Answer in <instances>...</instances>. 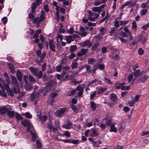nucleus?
Masks as SVG:
<instances>
[{
	"label": "nucleus",
	"mask_w": 149,
	"mask_h": 149,
	"mask_svg": "<svg viewBox=\"0 0 149 149\" xmlns=\"http://www.w3.org/2000/svg\"><path fill=\"white\" fill-rule=\"evenodd\" d=\"M88 18L90 20L92 21H94L99 16V14H97L96 13L93 12L92 13L91 11H88Z\"/></svg>",
	"instance_id": "f257e3e1"
},
{
	"label": "nucleus",
	"mask_w": 149,
	"mask_h": 149,
	"mask_svg": "<svg viewBox=\"0 0 149 149\" xmlns=\"http://www.w3.org/2000/svg\"><path fill=\"white\" fill-rule=\"evenodd\" d=\"M1 85L3 88L4 93H6L5 91L6 89L8 95L11 96H14L13 92L10 90V88L7 84H4L3 86L1 84Z\"/></svg>",
	"instance_id": "f03ea898"
},
{
	"label": "nucleus",
	"mask_w": 149,
	"mask_h": 149,
	"mask_svg": "<svg viewBox=\"0 0 149 149\" xmlns=\"http://www.w3.org/2000/svg\"><path fill=\"white\" fill-rule=\"evenodd\" d=\"M22 123L24 126L26 127H27V131L28 132H29L30 130L32 129V125H31L30 122L26 120L22 121Z\"/></svg>",
	"instance_id": "7ed1b4c3"
},
{
	"label": "nucleus",
	"mask_w": 149,
	"mask_h": 149,
	"mask_svg": "<svg viewBox=\"0 0 149 149\" xmlns=\"http://www.w3.org/2000/svg\"><path fill=\"white\" fill-rule=\"evenodd\" d=\"M105 5L103 4L100 6L98 7H93L92 10L93 12H98V14H99L102 10V9L104 8L105 7Z\"/></svg>",
	"instance_id": "20e7f679"
},
{
	"label": "nucleus",
	"mask_w": 149,
	"mask_h": 149,
	"mask_svg": "<svg viewBox=\"0 0 149 149\" xmlns=\"http://www.w3.org/2000/svg\"><path fill=\"white\" fill-rule=\"evenodd\" d=\"M92 44L93 43L91 42L89 40H87L81 42L80 45L83 47H87L89 48L91 46Z\"/></svg>",
	"instance_id": "39448f33"
},
{
	"label": "nucleus",
	"mask_w": 149,
	"mask_h": 149,
	"mask_svg": "<svg viewBox=\"0 0 149 149\" xmlns=\"http://www.w3.org/2000/svg\"><path fill=\"white\" fill-rule=\"evenodd\" d=\"M77 35L74 34L73 36H66V39L67 42L68 43H70L72 41H74V38L77 37Z\"/></svg>",
	"instance_id": "423d86ee"
},
{
	"label": "nucleus",
	"mask_w": 149,
	"mask_h": 149,
	"mask_svg": "<svg viewBox=\"0 0 149 149\" xmlns=\"http://www.w3.org/2000/svg\"><path fill=\"white\" fill-rule=\"evenodd\" d=\"M11 84L14 86H15L18 87L19 83L16 77L15 76H11Z\"/></svg>",
	"instance_id": "0eeeda50"
},
{
	"label": "nucleus",
	"mask_w": 149,
	"mask_h": 149,
	"mask_svg": "<svg viewBox=\"0 0 149 149\" xmlns=\"http://www.w3.org/2000/svg\"><path fill=\"white\" fill-rule=\"evenodd\" d=\"M49 44L50 48L51 50L53 52H55V44L54 43L53 40H51L49 42Z\"/></svg>",
	"instance_id": "6e6552de"
},
{
	"label": "nucleus",
	"mask_w": 149,
	"mask_h": 149,
	"mask_svg": "<svg viewBox=\"0 0 149 149\" xmlns=\"http://www.w3.org/2000/svg\"><path fill=\"white\" fill-rule=\"evenodd\" d=\"M66 110V109L64 108L61 109L59 110H58L55 113L56 116L60 117L63 115V113Z\"/></svg>",
	"instance_id": "1a4fd4ad"
},
{
	"label": "nucleus",
	"mask_w": 149,
	"mask_h": 149,
	"mask_svg": "<svg viewBox=\"0 0 149 149\" xmlns=\"http://www.w3.org/2000/svg\"><path fill=\"white\" fill-rule=\"evenodd\" d=\"M8 106H3L1 107L0 108V114H3L5 113L8 110V109H11V108L10 107H9L8 108Z\"/></svg>",
	"instance_id": "9d476101"
},
{
	"label": "nucleus",
	"mask_w": 149,
	"mask_h": 149,
	"mask_svg": "<svg viewBox=\"0 0 149 149\" xmlns=\"http://www.w3.org/2000/svg\"><path fill=\"white\" fill-rule=\"evenodd\" d=\"M88 50L87 49H82L80 52L77 53V56H81L85 55L87 52Z\"/></svg>",
	"instance_id": "9b49d317"
},
{
	"label": "nucleus",
	"mask_w": 149,
	"mask_h": 149,
	"mask_svg": "<svg viewBox=\"0 0 149 149\" xmlns=\"http://www.w3.org/2000/svg\"><path fill=\"white\" fill-rule=\"evenodd\" d=\"M41 91H40V93L38 92L37 93H32L31 95V100H33L36 98L39 97V94Z\"/></svg>",
	"instance_id": "f8f14e48"
},
{
	"label": "nucleus",
	"mask_w": 149,
	"mask_h": 149,
	"mask_svg": "<svg viewBox=\"0 0 149 149\" xmlns=\"http://www.w3.org/2000/svg\"><path fill=\"white\" fill-rule=\"evenodd\" d=\"M125 127V122L123 121H121L119 123L118 130L119 131H122Z\"/></svg>",
	"instance_id": "ddd939ff"
},
{
	"label": "nucleus",
	"mask_w": 149,
	"mask_h": 149,
	"mask_svg": "<svg viewBox=\"0 0 149 149\" xmlns=\"http://www.w3.org/2000/svg\"><path fill=\"white\" fill-rule=\"evenodd\" d=\"M24 87L26 90L29 91L31 90L33 88V87L31 84L29 83H25Z\"/></svg>",
	"instance_id": "4468645a"
},
{
	"label": "nucleus",
	"mask_w": 149,
	"mask_h": 149,
	"mask_svg": "<svg viewBox=\"0 0 149 149\" xmlns=\"http://www.w3.org/2000/svg\"><path fill=\"white\" fill-rule=\"evenodd\" d=\"M17 77L18 81L21 84L22 77V74L19 70H18L17 71Z\"/></svg>",
	"instance_id": "2eb2a0df"
},
{
	"label": "nucleus",
	"mask_w": 149,
	"mask_h": 149,
	"mask_svg": "<svg viewBox=\"0 0 149 149\" xmlns=\"http://www.w3.org/2000/svg\"><path fill=\"white\" fill-rule=\"evenodd\" d=\"M136 0H135L134 1H130L126 2L125 3L127 6L130 5V7H133L135 5V4L136 3Z\"/></svg>",
	"instance_id": "dca6fc26"
},
{
	"label": "nucleus",
	"mask_w": 149,
	"mask_h": 149,
	"mask_svg": "<svg viewBox=\"0 0 149 149\" xmlns=\"http://www.w3.org/2000/svg\"><path fill=\"white\" fill-rule=\"evenodd\" d=\"M116 124V123H113L112 125L110 126V128L109 131L110 132L116 133L117 132V128L114 126Z\"/></svg>",
	"instance_id": "f3484780"
},
{
	"label": "nucleus",
	"mask_w": 149,
	"mask_h": 149,
	"mask_svg": "<svg viewBox=\"0 0 149 149\" xmlns=\"http://www.w3.org/2000/svg\"><path fill=\"white\" fill-rule=\"evenodd\" d=\"M77 91H79L78 93V94L79 97H81L83 94V89L81 87L79 86H77L76 88Z\"/></svg>",
	"instance_id": "a211bd4d"
},
{
	"label": "nucleus",
	"mask_w": 149,
	"mask_h": 149,
	"mask_svg": "<svg viewBox=\"0 0 149 149\" xmlns=\"http://www.w3.org/2000/svg\"><path fill=\"white\" fill-rule=\"evenodd\" d=\"M38 118L43 124L46 121L47 119V117L45 115H40L38 116Z\"/></svg>",
	"instance_id": "6ab92c4d"
},
{
	"label": "nucleus",
	"mask_w": 149,
	"mask_h": 149,
	"mask_svg": "<svg viewBox=\"0 0 149 149\" xmlns=\"http://www.w3.org/2000/svg\"><path fill=\"white\" fill-rule=\"evenodd\" d=\"M100 45L99 42H97L95 43L92 46L91 49L93 51L98 50V47Z\"/></svg>",
	"instance_id": "aec40b11"
},
{
	"label": "nucleus",
	"mask_w": 149,
	"mask_h": 149,
	"mask_svg": "<svg viewBox=\"0 0 149 149\" xmlns=\"http://www.w3.org/2000/svg\"><path fill=\"white\" fill-rule=\"evenodd\" d=\"M71 122L69 121H68L66 124H63L62 125V127L67 129H70L71 126L72 125Z\"/></svg>",
	"instance_id": "412c9836"
},
{
	"label": "nucleus",
	"mask_w": 149,
	"mask_h": 149,
	"mask_svg": "<svg viewBox=\"0 0 149 149\" xmlns=\"http://www.w3.org/2000/svg\"><path fill=\"white\" fill-rule=\"evenodd\" d=\"M30 70L31 72L35 76H36L37 73L38 71V68H35L31 66L30 67Z\"/></svg>",
	"instance_id": "4be33fe9"
},
{
	"label": "nucleus",
	"mask_w": 149,
	"mask_h": 149,
	"mask_svg": "<svg viewBox=\"0 0 149 149\" xmlns=\"http://www.w3.org/2000/svg\"><path fill=\"white\" fill-rule=\"evenodd\" d=\"M41 22H41L40 19L39 17L35 18L32 20V23H36L38 26L39 25Z\"/></svg>",
	"instance_id": "5701e85b"
},
{
	"label": "nucleus",
	"mask_w": 149,
	"mask_h": 149,
	"mask_svg": "<svg viewBox=\"0 0 149 149\" xmlns=\"http://www.w3.org/2000/svg\"><path fill=\"white\" fill-rule=\"evenodd\" d=\"M6 97V93L4 92V89L2 86L0 84V95Z\"/></svg>",
	"instance_id": "b1692460"
},
{
	"label": "nucleus",
	"mask_w": 149,
	"mask_h": 149,
	"mask_svg": "<svg viewBox=\"0 0 149 149\" xmlns=\"http://www.w3.org/2000/svg\"><path fill=\"white\" fill-rule=\"evenodd\" d=\"M32 129H33V128L31 129V130H30V134L32 135V140L34 141L36 139V136L35 132Z\"/></svg>",
	"instance_id": "393cba45"
},
{
	"label": "nucleus",
	"mask_w": 149,
	"mask_h": 149,
	"mask_svg": "<svg viewBox=\"0 0 149 149\" xmlns=\"http://www.w3.org/2000/svg\"><path fill=\"white\" fill-rule=\"evenodd\" d=\"M46 53L45 52H44L41 55H40L39 56H38V58H39L40 61L42 63L43 62V60L45 58L46 56Z\"/></svg>",
	"instance_id": "a878e982"
},
{
	"label": "nucleus",
	"mask_w": 149,
	"mask_h": 149,
	"mask_svg": "<svg viewBox=\"0 0 149 149\" xmlns=\"http://www.w3.org/2000/svg\"><path fill=\"white\" fill-rule=\"evenodd\" d=\"M104 120H105V122L106 124L108 126H110L112 125V124L113 122H112L111 120L108 118H105L104 119Z\"/></svg>",
	"instance_id": "bb28decb"
},
{
	"label": "nucleus",
	"mask_w": 149,
	"mask_h": 149,
	"mask_svg": "<svg viewBox=\"0 0 149 149\" xmlns=\"http://www.w3.org/2000/svg\"><path fill=\"white\" fill-rule=\"evenodd\" d=\"M138 38V39L141 42L142 44L145 43L146 40V38L143 36H139Z\"/></svg>",
	"instance_id": "cd10ccee"
},
{
	"label": "nucleus",
	"mask_w": 149,
	"mask_h": 149,
	"mask_svg": "<svg viewBox=\"0 0 149 149\" xmlns=\"http://www.w3.org/2000/svg\"><path fill=\"white\" fill-rule=\"evenodd\" d=\"M8 65L10 71L13 74L15 73V70L13 65L12 64H8Z\"/></svg>",
	"instance_id": "c85d7f7f"
},
{
	"label": "nucleus",
	"mask_w": 149,
	"mask_h": 149,
	"mask_svg": "<svg viewBox=\"0 0 149 149\" xmlns=\"http://www.w3.org/2000/svg\"><path fill=\"white\" fill-rule=\"evenodd\" d=\"M38 6L37 5H36V4H35L34 3H33L32 4L31 6V11L32 13H35V9L36 8V7Z\"/></svg>",
	"instance_id": "c756f323"
},
{
	"label": "nucleus",
	"mask_w": 149,
	"mask_h": 149,
	"mask_svg": "<svg viewBox=\"0 0 149 149\" xmlns=\"http://www.w3.org/2000/svg\"><path fill=\"white\" fill-rule=\"evenodd\" d=\"M110 99L113 101H115L116 99V95L114 93H111L110 95Z\"/></svg>",
	"instance_id": "7c9ffc66"
},
{
	"label": "nucleus",
	"mask_w": 149,
	"mask_h": 149,
	"mask_svg": "<svg viewBox=\"0 0 149 149\" xmlns=\"http://www.w3.org/2000/svg\"><path fill=\"white\" fill-rule=\"evenodd\" d=\"M7 114L9 116L11 117H13L15 115L14 111H7Z\"/></svg>",
	"instance_id": "2f4dec72"
},
{
	"label": "nucleus",
	"mask_w": 149,
	"mask_h": 149,
	"mask_svg": "<svg viewBox=\"0 0 149 149\" xmlns=\"http://www.w3.org/2000/svg\"><path fill=\"white\" fill-rule=\"evenodd\" d=\"M84 67H86V71L88 73H90L92 72L90 66L86 65H84Z\"/></svg>",
	"instance_id": "473e14b6"
},
{
	"label": "nucleus",
	"mask_w": 149,
	"mask_h": 149,
	"mask_svg": "<svg viewBox=\"0 0 149 149\" xmlns=\"http://www.w3.org/2000/svg\"><path fill=\"white\" fill-rule=\"evenodd\" d=\"M95 61V60L93 58H90L88 59V63L93 64Z\"/></svg>",
	"instance_id": "72a5a7b5"
},
{
	"label": "nucleus",
	"mask_w": 149,
	"mask_h": 149,
	"mask_svg": "<svg viewBox=\"0 0 149 149\" xmlns=\"http://www.w3.org/2000/svg\"><path fill=\"white\" fill-rule=\"evenodd\" d=\"M91 106L92 110L93 111H95L96 108V106L94 102H91Z\"/></svg>",
	"instance_id": "f704fd0d"
},
{
	"label": "nucleus",
	"mask_w": 149,
	"mask_h": 149,
	"mask_svg": "<svg viewBox=\"0 0 149 149\" xmlns=\"http://www.w3.org/2000/svg\"><path fill=\"white\" fill-rule=\"evenodd\" d=\"M72 75H70L69 74H67L65 75V77L63 79L64 81H66L67 80H70L72 78Z\"/></svg>",
	"instance_id": "c9c22d12"
},
{
	"label": "nucleus",
	"mask_w": 149,
	"mask_h": 149,
	"mask_svg": "<svg viewBox=\"0 0 149 149\" xmlns=\"http://www.w3.org/2000/svg\"><path fill=\"white\" fill-rule=\"evenodd\" d=\"M129 22V20H126L121 21L120 22V25H124L127 24Z\"/></svg>",
	"instance_id": "e433bc0d"
},
{
	"label": "nucleus",
	"mask_w": 149,
	"mask_h": 149,
	"mask_svg": "<svg viewBox=\"0 0 149 149\" xmlns=\"http://www.w3.org/2000/svg\"><path fill=\"white\" fill-rule=\"evenodd\" d=\"M77 48V47L76 45H71L70 47V52L72 53L76 50Z\"/></svg>",
	"instance_id": "4c0bfd02"
},
{
	"label": "nucleus",
	"mask_w": 149,
	"mask_h": 149,
	"mask_svg": "<svg viewBox=\"0 0 149 149\" xmlns=\"http://www.w3.org/2000/svg\"><path fill=\"white\" fill-rule=\"evenodd\" d=\"M67 61V58L66 57L63 58L60 61V63L61 64L65 63Z\"/></svg>",
	"instance_id": "58836bf2"
},
{
	"label": "nucleus",
	"mask_w": 149,
	"mask_h": 149,
	"mask_svg": "<svg viewBox=\"0 0 149 149\" xmlns=\"http://www.w3.org/2000/svg\"><path fill=\"white\" fill-rule=\"evenodd\" d=\"M106 88H102L99 89L97 92L98 94H100L103 93L106 90Z\"/></svg>",
	"instance_id": "ea45409f"
},
{
	"label": "nucleus",
	"mask_w": 149,
	"mask_h": 149,
	"mask_svg": "<svg viewBox=\"0 0 149 149\" xmlns=\"http://www.w3.org/2000/svg\"><path fill=\"white\" fill-rule=\"evenodd\" d=\"M62 35H61L60 34H58L57 35V37H56L57 41L58 42H59V40H60V41H61L62 40Z\"/></svg>",
	"instance_id": "a19ab883"
},
{
	"label": "nucleus",
	"mask_w": 149,
	"mask_h": 149,
	"mask_svg": "<svg viewBox=\"0 0 149 149\" xmlns=\"http://www.w3.org/2000/svg\"><path fill=\"white\" fill-rule=\"evenodd\" d=\"M54 98H49L47 101V103L51 105H52L53 103L54 102Z\"/></svg>",
	"instance_id": "79ce46f5"
},
{
	"label": "nucleus",
	"mask_w": 149,
	"mask_h": 149,
	"mask_svg": "<svg viewBox=\"0 0 149 149\" xmlns=\"http://www.w3.org/2000/svg\"><path fill=\"white\" fill-rule=\"evenodd\" d=\"M78 64L76 62H72L71 65V67L72 69H73L77 67Z\"/></svg>",
	"instance_id": "37998d69"
},
{
	"label": "nucleus",
	"mask_w": 149,
	"mask_h": 149,
	"mask_svg": "<svg viewBox=\"0 0 149 149\" xmlns=\"http://www.w3.org/2000/svg\"><path fill=\"white\" fill-rule=\"evenodd\" d=\"M148 78V77L147 76L144 75L141 78L140 81L142 82H144L147 80Z\"/></svg>",
	"instance_id": "c03bdc74"
},
{
	"label": "nucleus",
	"mask_w": 149,
	"mask_h": 149,
	"mask_svg": "<svg viewBox=\"0 0 149 149\" xmlns=\"http://www.w3.org/2000/svg\"><path fill=\"white\" fill-rule=\"evenodd\" d=\"M71 107L74 112L75 113L77 112L78 110V109L77 108L75 105L72 104L71 105Z\"/></svg>",
	"instance_id": "a18cd8bd"
},
{
	"label": "nucleus",
	"mask_w": 149,
	"mask_h": 149,
	"mask_svg": "<svg viewBox=\"0 0 149 149\" xmlns=\"http://www.w3.org/2000/svg\"><path fill=\"white\" fill-rule=\"evenodd\" d=\"M62 68V66L61 65H59L57 66L56 67V71L58 72H60L61 71Z\"/></svg>",
	"instance_id": "49530a36"
},
{
	"label": "nucleus",
	"mask_w": 149,
	"mask_h": 149,
	"mask_svg": "<svg viewBox=\"0 0 149 149\" xmlns=\"http://www.w3.org/2000/svg\"><path fill=\"white\" fill-rule=\"evenodd\" d=\"M104 81L110 84H112V82L111 81L109 78L107 77H104Z\"/></svg>",
	"instance_id": "de8ad7c7"
},
{
	"label": "nucleus",
	"mask_w": 149,
	"mask_h": 149,
	"mask_svg": "<svg viewBox=\"0 0 149 149\" xmlns=\"http://www.w3.org/2000/svg\"><path fill=\"white\" fill-rule=\"evenodd\" d=\"M132 28L136 30L137 29L136 23L135 21H133L132 23Z\"/></svg>",
	"instance_id": "09e8293b"
},
{
	"label": "nucleus",
	"mask_w": 149,
	"mask_h": 149,
	"mask_svg": "<svg viewBox=\"0 0 149 149\" xmlns=\"http://www.w3.org/2000/svg\"><path fill=\"white\" fill-rule=\"evenodd\" d=\"M92 134H91V136L93 137L97 136V134L96 132V130L94 129H92Z\"/></svg>",
	"instance_id": "8fccbe9b"
},
{
	"label": "nucleus",
	"mask_w": 149,
	"mask_h": 149,
	"mask_svg": "<svg viewBox=\"0 0 149 149\" xmlns=\"http://www.w3.org/2000/svg\"><path fill=\"white\" fill-rule=\"evenodd\" d=\"M29 80L30 82H35L36 81V80L31 75L29 76Z\"/></svg>",
	"instance_id": "3c124183"
},
{
	"label": "nucleus",
	"mask_w": 149,
	"mask_h": 149,
	"mask_svg": "<svg viewBox=\"0 0 149 149\" xmlns=\"http://www.w3.org/2000/svg\"><path fill=\"white\" fill-rule=\"evenodd\" d=\"M36 147L38 148H41L42 146V145L39 141H36Z\"/></svg>",
	"instance_id": "603ef678"
},
{
	"label": "nucleus",
	"mask_w": 149,
	"mask_h": 149,
	"mask_svg": "<svg viewBox=\"0 0 149 149\" xmlns=\"http://www.w3.org/2000/svg\"><path fill=\"white\" fill-rule=\"evenodd\" d=\"M140 71L139 70H136L134 73V76L136 77L138 76L140 74Z\"/></svg>",
	"instance_id": "864d4df0"
},
{
	"label": "nucleus",
	"mask_w": 149,
	"mask_h": 149,
	"mask_svg": "<svg viewBox=\"0 0 149 149\" xmlns=\"http://www.w3.org/2000/svg\"><path fill=\"white\" fill-rule=\"evenodd\" d=\"M36 75H37L38 78H40L42 76V73L41 71H38V72L37 73Z\"/></svg>",
	"instance_id": "5fc2aeb1"
},
{
	"label": "nucleus",
	"mask_w": 149,
	"mask_h": 149,
	"mask_svg": "<svg viewBox=\"0 0 149 149\" xmlns=\"http://www.w3.org/2000/svg\"><path fill=\"white\" fill-rule=\"evenodd\" d=\"M119 26V22L117 20V19L116 18L114 21L115 27L116 28H118Z\"/></svg>",
	"instance_id": "6e6d98bb"
},
{
	"label": "nucleus",
	"mask_w": 149,
	"mask_h": 149,
	"mask_svg": "<svg viewBox=\"0 0 149 149\" xmlns=\"http://www.w3.org/2000/svg\"><path fill=\"white\" fill-rule=\"evenodd\" d=\"M61 26L59 29V33H64L65 32V30L64 29L62 28L63 25L62 24H61Z\"/></svg>",
	"instance_id": "4d7b16f0"
},
{
	"label": "nucleus",
	"mask_w": 149,
	"mask_h": 149,
	"mask_svg": "<svg viewBox=\"0 0 149 149\" xmlns=\"http://www.w3.org/2000/svg\"><path fill=\"white\" fill-rule=\"evenodd\" d=\"M107 31V29L106 28L102 27L101 28L100 30V31L101 33L102 34H104Z\"/></svg>",
	"instance_id": "13d9d810"
},
{
	"label": "nucleus",
	"mask_w": 149,
	"mask_h": 149,
	"mask_svg": "<svg viewBox=\"0 0 149 149\" xmlns=\"http://www.w3.org/2000/svg\"><path fill=\"white\" fill-rule=\"evenodd\" d=\"M35 15L33 14V13H30L28 15V17L30 19H34Z\"/></svg>",
	"instance_id": "bf43d9fd"
},
{
	"label": "nucleus",
	"mask_w": 149,
	"mask_h": 149,
	"mask_svg": "<svg viewBox=\"0 0 149 149\" xmlns=\"http://www.w3.org/2000/svg\"><path fill=\"white\" fill-rule=\"evenodd\" d=\"M23 79L25 83H28V77L27 75H24L23 76Z\"/></svg>",
	"instance_id": "052dcab7"
},
{
	"label": "nucleus",
	"mask_w": 149,
	"mask_h": 149,
	"mask_svg": "<svg viewBox=\"0 0 149 149\" xmlns=\"http://www.w3.org/2000/svg\"><path fill=\"white\" fill-rule=\"evenodd\" d=\"M135 102L134 100H132V101H129L128 104L130 107H132L134 105Z\"/></svg>",
	"instance_id": "680f3d73"
},
{
	"label": "nucleus",
	"mask_w": 149,
	"mask_h": 149,
	"mask_svg": "<svg viewBox=\"0 0 149 149\" xmlns=\"http://www.w3.org/2000/svg\"><path fill=\"white\" fill-rule=\"evenodd\" d=\"M147 10L142 9L141 11L140 12V14L141 15H145L147 12Z\"/></svg>",
	"instance_id": "e2e57ef3"
},
{
	"label": "nucleus",
	"mask_w": 149,
	"mask_h": 149,
	"mask_svg": "<svg viewBox=\"0 0 149 149\" xmlns=\"http://www.w3.org/2000/svg\"><path fill=\"white\" fill-rule=\"evenodd\" d=\"M25 116L28 118H31L32 117V115L29 112L26 113L25 114Z\"/></svg>",
	"instance_id": "0e129e2a"
},
{
	"label": "nucleus",
	"mask_w": 149,
	"mask_h": 149,
	"mask_svg": "<svg viewBox=\"0 0 149 149\" xmlns=\"http://www.w3.org/2000/svg\"><path fill=\"white\" fill-rule=\"evenodd\" d=\"M76 56V54L74 53H71L69 56V58L71 59H73Z\"/></svg>",
	"instance_id": "69168bd1"
},
{
	"label": "nucleus",
	"mask_w": 149,
	"mask_h": 149,
	"mask_svg": "<svg viewBox=\"0 0 149 149\" xmlns=\"http://www.w3.org/2000/svg\"><path fill=\"white\" fill-rule=\"evenodd\" d=\"M142 27L144 30H146L149 27V22L147 24L143 25Z\"/></svg>",
	"instance_id": "338daca9"
},
{
	"label": "nucleus",
	"mask_w": 149,
	"mask_h": 149,
	"mask_svg": "<svg viewBox=\"0 0 149 149\" xmlns=\"http://www.w3.org/2000/svg\"><path fill=\"white\" fill-rule=\"evenodd\" d=\"M120 36H122L123 37H128L126 33L123 32H121V33L120 34Z\"/></svg>",
	"instance_id": "774afa93"
}]
</instances>
